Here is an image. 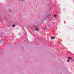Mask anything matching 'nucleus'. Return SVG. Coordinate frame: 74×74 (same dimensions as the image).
<instances>
[{
	"label": "nucleus",
	"mask_w": 74,
	"mask_h": 74,
	"mask_svg": "<svg viewBox=\"0 0 74 74\" xmlns=\"http://www.w3.org/2000/svg\"><path fill=\"white\" fill-rule=\"evenodd\" d=\"M54 16H55V17L56 18V15H55V14H54Z\"/></svg>",
	"instance_id": "0eeeda50"
},
{
	"label": "nucleus",
	"mask_w": 74,
	"mask_h": 74,
	"mask_svg": "<svg viewBox=\"0 0 74 74\" xmlns=\"http://www.w3.org/2000/svg\"><path fill=\"white\" fill-rule=\"evenodd\" d=\"M47 29V28L46 27V28H45V29Z\"/></svg>",
	"instance_id": "1a4fd4ad"
},
{
	"label": "nucleus",
	"mask_w": 74,
	"mask_h": 74,
	"mask_svg": "<svg viewBox=\"0 0 74 74\" xmlns=\"http://www.w3.org/2000/svg\"><path fill=\"white\" fill-rule=\"evenodd\" d=\"M68 62H70V60H68Z\"/></svg>",
	"instance_id": "6e6552de"
},
{
	"label": "nucleus",
	"mask_w": 74,
	"mask_h": 74,
	"mask_svg": "<svg viewBox=\"0 0 74 74\" xmlns=\"http://www.w3.org/2000/svg\"><path fill=\"white\" fill-rule=\"evenodd\" d=\"M35 30L37 32H38L39 29H38V27L37 28H36L35 29Z\"/></svg>",
	"instance_id": "f257e3e1"
},
{
	"label": "nucleus",
	"mask_w": 74,
	"mask_h": 74,
	"mask_svg": "<svg viewBox=\"0 0 74 74\" xmlns=\"http://www.w3.org/2000/svg\"><path fill=\"white\" fill-rule=\"evenodd\" d=\"M51 40H52L53 39H55V38L54 36H52L51 37Z\"/></svg>",
	"instance_id": "f03ea898"
},
{
	"label": "nucleus",
	"mask_w": 74,
	"mask_h": 74,
	"mask_svg": "<svg viewBox=\"0 0 74 74\" xmlns=\"http://www.w3.org/2000/svg\"><path fill=\"white\" fill-rule=\"evenodd\" d=\"M68 58L70 60H71V59H72V58H71V57H68Z\"/></svg>",
	"instance_id": "7ed1b4c3"
},
{
	"label": "nucleus",
	"mask_w": 74,
	"mask_h": 74,
	"mask_svg": "<svg viewBox=\"0 0 74 74\" xmlns=\"http://www.w3.org/2000/svg\"><path fill=\"white\" fill-rule=\"evenodd\" d=\"M12 26L13 27H15V25H12Z\"/></svg>",
	"instance_id": "39448f33"
},
{
	"label": "nucleus",
	"mask_w": 74,
	"mask_h": 74,
	"mask_svg": "<svg viewBox=\"0 0 74 74\" xmlns=\"http://www.w3.org/2000/svg\"><path fill=\"white\" fill-rule=\"evenodd\" d=\"M50 16H51L49 15H48L47 16V18H49V17H50Z\"/></svg>",
	"instance_id": "423d86ee"
},
{
	"label": "nucleus",
	"mask_w": 74,
	"mask_h": 74,
	"mask_svg": "<svg viewBox=\"0 0 74 74\" xmlns=\"http://www.w3.org/2000/svg\"><path fill=\"white\" fill-rule=\"evenodd\" d=\"M10 11H11L10 10Z\"/></svg>",
	"instance_id": "f8f14e48"
},
{
	"label": "nucleus",
	"mask_w": 74,
	"mask_h": 74,
	"mask_svg": "<svg viewBox=\"0 0 74 74\" xmlns=\"http://www.w3.org/2000/svg\"><path fill=\"white\" fill-rule=\"evenodd\" d=\"M23 1V0H22V1Z\"/></svg>",
	"instance_id": "9d476101"
},
{
	"label": "nucleus",
	"mask_w": 74,
	"mask_h": 74,
	"mask_svg": "<svg viewBox=\"0 0 74 74\" xmlns=\"http://www.w3.org/2000/svg\"><path fill=\"white\" fill-rule=\"evenodd\" d=\"M8 27H9V26H8Z\"/></svg>",
	"instance_id": "9b49d317"
},
{
	"label": "nucleus",
	"mask_w": 74,
	"mask_h": 74,
	"mask_svg": "<svg viewBox=\"0 0 74 74\" xmlns=\"http://www.w3.org/2000/svg\"><path fill=\"white\" fill-rule=\"evenodd\" d=\"M3 41V39H1V41H0V43H1L2 42V41Z\"/></svg>",
	"instance_id": "20e7f679"
}]
</instances>
